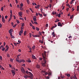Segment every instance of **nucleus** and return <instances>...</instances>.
I'll list each match as a JSON object with an SVG mask.
<instances>
[{"mask_svg": "<svg viewBox=\"0 0 79 79\" xmlns=\"http://www.w3.org/2000/svg\"><path fill=\"white\" fill-rule=\"evenodd\" d=\"M2 24H1V23H0V27L1 28H2Z\"/></svg>", "mask_w": 79, "mask_h": 79, "instance_id": "obj_46", "label": "nucleus"}, {"mask_svg": "<svg viewBox=\"0 0 79 79\" xmlns=\"http://www.w3.org/2000/svg\"><path fill=\"white\" fill-rule=\"evenodd\" d=\"M1 69H2V70H4L5 69L3 68V67H2Z\"/></svg>", "mask_w": 79, "mask_h": 79, "instance_id": "obj_54", "label": "nucleus"}, {"mask_svg": "<svg viewBox=\"0 0 79 79\" xmlns=\"http://www.w3.org/2000/svg\"><path fill=\"white\" fill-rule=\"evenodd\" d=\"M39 59L40 60H42V57H40Z\"/></svg>", "mask_w": 79, "mask_h": 79, "instance_id": "obj_45", "label": "nucleus"}, {"mask_svg": "<svg viewBox=\"0 0 79 79\" xmlns=\"http://www.w3.org/2000/svg\"><path fill=\"white\" fill-rule=\"evenodd\" d=\"M26 31H25L24 33V34L25 35H26Z\"/></svg>", "mask_w": 79, "mask_h": 79, "instance_id": "obj_41", "label": "nucleus"}, {"mask_svg": "<svg viewBox=\"0 0 79 79\" xmlns=\"http://www.w3.org/2000/svg\"><path fill=\"white\" fill-rule=\"evenodd\" d=\"M45 75H47V74H48V73H47V72H45Z\"/></svg>", "mask_w": 79, "mask_h": 79, "instance_id": "obj_51", "label": "nucleus"}, {"mask_svg": "<svg viewBox=\"0 0 79 79\" xmlns=\"http://www.w3.org/2000/svg\"><path fill=\"white\" fill-rule=\"evenodd\" d=\"M28 74H29V76H31L33 77V74L32 73L29 72H28Z\"/></svg>", "mask_w": 79, "mask_h": 79, "instance_id": "obj_7", "label": "nucleus"}, {"mask_svg": "<svg viewBox=\"0 0 79 79\" xmlns=\"http://www.w3.org/2000/svg\"><path fill=\"white\" fill-rule=\"evenodd\" d=\"M23 32V30H21L19 32V35H21V33Z\"/></svg>", "mask_w": 79, "mask_h": 79, "instance_id": "obj_8", "label": "nucleus"}, {"mask_svg": "<svg viewBox=\"0 0 79 79\" xmlns=\"http://www.w3.org/2000/svg\"><path fill=\"white\" fill-rule=\"evenodd\" d=\"M30 26H33L32 25V23H30Z\"/></svg>", "mask_w": 79, "mask_h": 79, "instance_id": "obj_56", "label": "nucleus"}, {"mask_svg": "<svg viewBox=\"0 0 79 79\" xmlns=\"http://www.w3.org/2000/svg\"><path fill=\"white\" fill-rule=\"evenodd\" d=\"M36 37H40V35H36Z\"/></svg>", "mask_w": 79, "mask_h": 79, "instance_id": "obj_55", "label": "nucleus"}, {"mask_svg": "<svg viewBox=\"0 0 79 79\" xmlns=\"http://www.w3.org/2000/svg\"><path fill=\"white\" fill-rule=\"evenodd\" d=\"M8 49L7 48H6L5 50V52H7V51H8Z\"/></svg>", "mask_w": 79, "mask_h": 79, "instance_id": "obj_48", "label": "nucleus"}, {"mask_svg": "<svg viewBox=\"0 0 79 79\" xmlns=\"http://www.w3.org/2000/svg\"><path fill=\"white\" fill-rule=\"evenodd\" d=\"M21 71L22 73H23V74L25 73V70H24V68H23L21 69Z\"/></svg>", "mask_w": 79, "mask_h": 79, "instance_id": "obj_2", "label": "nucleus"}, {"mask_svg": "<svg viewBox=\"0 0 79 79\" xmlns=\"http://www.w3.org/2000/svg\"><path fill=\"white\" fill-rule=\"evenodd\" d=\"M10 61L11 62H13V59H12L10 58Z\"/></svg>", "mask_w": 79, "mask_h": 79, "instance_id": "obj_44", "label": "nucleus"}, {"mask_svg": "<svg viewBox=\"0 0 79 79\" xmlns=\"http://www.w3.org/2000/svg\"><path fill=\"white\" fill-rule=\"evenodd\" d=\"M9 66L10 68H11L12 66L11 64H9Z\"/></svg>", "mask_w": 79, "mask_h": 79, "instance_id": "obj_50", "label": "nucleus"}, {"mask_svg": "<svg viewBox=\"0 0 79 79\" xmlns=\"http://www.w3.org/2000/svg\"><path fill=\"white\" fill-rule=\"evenodd\" d=\"M10 14H11V15H12V10H10Z\"/></svg>", "mask_w": 79, "mask_h": 79, "instance_id": "obj_47", "label": "nucleus"}, {"mask_svg": "<svg viewBox=\"0 0 79 79\" xmlns=\"http://www.w3.org/2000/svg\"><path fill=\"white\" fill-rule=\"evenodd\" d=\"M1 11H3V7H2L1 8Z\"/></svg>", "mask_w": 79, "mask_h": 79, "instance_id": "obj_40", "label": "nucleus"}, {"mask_svg": "<svg viewBox=\"0 0 79 79\" xmlns=\"http://www.w3.org/2000/svg\"><path fill=\"white\" fill-rule=\"evenodd\" d=\"M47 53V52L45 51H44V53H42V56L43 58V59L44 60V63H45L46 64L47 63V60H47V58H46V54Z\"/></svg>", "mask_w": 79, "mask_h": 79, "instance_id": "obj_1", "label": "nucleus"}, {"mask_svg": "<svg viewBox=\"0 0 79 79\" xmlns=\"http://www.w3.org/2000/svg\"><path fill=\"white\" fill-rule=\"evenodd\" d=\"M14 44L15 45V46H17V44L16 43H14Z\"/></svg>", "mask_w": 79, "mask_h": 79, "instance_id": "obj_53", "label": "nucleus"}, {"mask_svg": "<svg viewBox=\"0 0 79 79\" xmlns=\"http://www.w3.org/2000/svg\"><path fill=\"white\" fill-rule=\"evenodd\" d=\"M19 19H20V20H24V19L22 18H20Z\"/></svg>", "mask_w": 79, "mask_h": 79, "instance_id": "obj_34", "label": "nucleus"}, {"mask_svg": "<svg viewBox=\"0 0 79 79\" xmlns=\"http://www.w3.org/2000/svg\"><path fill=\"white\" fill-rule=\"evenodd\" d=\"M35 46L34 45L32 47V48L33 50H34L35 49Z\"/></svg>", "mask_w": 79, "mask_h": 79, "instance_id": "obj_27", "label": "nucleus"}, {"mask_svg": "<svg viewBox=\"0 0 79 79\" xmlns=\"http://www.w3.org/2000/svg\"><path fill=\"white\" fill-rule=\"evenodd\" d=\"M69 8H67L66 9V11H68V10H69Z\"/></svg>", "mask_w": 79, "mask_h": 79, "instance_id": "obj_58", "label": "nucleus"}, {"mask_svg": "<svg viewBox=\"0 0 79 79\" xmlns=\"http://www.w3.org/2000/svg\"><path fill=\"white\" fill-rule=\"evenodd\" d=\"M27 61L28 63H31V60H27Z\"/></svg>", "mask_w": 79, "mask_h": 79, "instance_id": "obj_43", "label": "nucleus"}, {"mask_svg": "<svg viewBox=\"0 0 79 79\" xmlns=\"http://www.w3.org/2000/svg\"><path fill=\"white\" fill-rule=\"evenodd\" d=\"M66 6H70L69 5V4L68 3H67L66 4Z\"/></svg>", "mask_w": 79, "mask_h": 79, "instance_id": "obj_36", "label": "nucleus"}, {"mask_svg": "<svg viewBox=\"0 0 79 79\" xmlns=\"http://www.w3.org/2000/svg\"><path fill=\"white\" fill-rule=\"evenodd\" d=\"M16 21L17 23H18V24H19V20H16Z\"/></svg>", "mask_w": 79, "mask_h": 79, "instance_id": "obj_39", "label": "nucleus"}, {"mask_svg": "<svg viewBox=\"0 0 79 79\" xmlns=\"http://www.w3.org/2000/svg\"><path fill=\"white\" fill-rule=\"evenodd\" d=\"M10 7H12V5H11V3H10Z\"/></svg>", "mask_w": 79, "mask_h": 79, "instance_id": "obj_63", "label": "nucleus"}, {"mask_svg": "<svg viewBox=\"0 0 79 79\" xmlns=\"http://www.w3.org/2000/svg\"><path fill=\"white\" fill-rule=\"evenodd\" d=\"M32 28L34 30H35V27H34V26H32Z\"/></svg>", "mask_w": 79, "mask_h": 79, "instance_id": "obj_33", "label": "nucleus"}, {"mask_svg": "<svg viewBox=\"0 0 79 79\" xmlns=\"http://www.w3.org/2000/svg\"><path fill=\"white\" fill-rule=\"evenodd\" d=\"M27 1L28 4H30V2H29V0H27Z\"/></svg>", "mask_w": 79, "mask_h": 79, "instance_id": "obj_25", "label": "nucleus"}, {"mask_svg": "<svg viewBox=\"0 0 79 79\" xmlns=\"http://www.w3.org/2000/svg\"><path fill=\"white\" fill-rule=\"evenodd\" d=\"M49 6H50V8H51V7H52V5L50 4H49Z\"/></svg>", "mask_w": 79, "mask_h": 79, "instance_id": "obj_59", "label": "nucleus"}, {"mask_svg": "<svg viewBox=\"0 0 79 79\" xmlns=\"http://www.w3.org/2000/svg\"><path fill=\"white\" fill-rule=\"evenodd\" d=\"M6 48H7V49H9V47H8V45H6Z\"/></svg>", "mask_w": 79, "mask_h": 79, "instance_id": "obj_42", "label": "nucleus"}, {"mask_svg": "<svg viewBox=\"0 0 79 79\" xmlns=\"http://www.w3.org/2000/svg\"><path fill=\"white\" fill-rule=\"evenodd\" d=\"M23 6V4L21 3L20 4V6H21V7H22V6Z\"/></svg>", "mask_w": 79, "mask_h": 79, "instance_id": "obj_49", "label": "nucleus"}, {"mask_svg": "<svg viewBox=\"0 0 79 79\" xmlns=\"http://www.w3.org/2000/svg\"><path fill=\"white\" fill-rule=\"evenodd\" d=\"M34 24H38V23H37V22H34Z\"/></svg>", "mask_w": 79, "mask_h": 79, "instance_id": "obj_38", "label": "nucleus"}, {"mask_svg": "<svg viewBox=\"0 0 79 79\" xmlns=\"http://www.w3.org/2000/svg\"><path fill=\"white\" fill-rule=\"evenodd\" d=\"M11 38H12V39H14L15 38V36H14L13 35H12L11 36Z\"/></svg>", "mask_w": 79, "mask_h": 79, "instance_id": "obj_28", "label": "nucleus"}, {"mask_svg": "<svg viewBox=\"0 0 79 79\" xmlns=\"http://www.w3.org/2000/svg\"><path fill=\"white\" fill-rule=\"evenodd\" d=\"M25 72L26 73H27V74H28V71H26Z\"/></svg>", "mask_w": 79, "mask_h": 79, "instance_id": "obj_60", "label": "nucleus"}, {"mask_svg": "<svg viewBox=\"0 0 79 79\" xmlns=\"http://www.w3.org/2000/svg\"><path fill=\"white\" fill-rule=\"evenodd\" d=\"M11 72H12L13 76H14V75H15V71L12 70L11 71Z\"/></svg>", "mask_w": 79, "mask_h": 79, "instance_id": "obj_4", "label": "nucleus"}, {"mask_svg": "<svg viewBox=\"0 0 79 79\" xmlns=\"http://www.w3.org/2000/svg\"><path fill=\"white\" fill-rule=\"evenodd\" d=\"M46 79H50V78L48 77H46Z\"/></svg>", "mask_w": 79, "mask_h": 79, "instance_id": "obj_64", "label": "nucleus"}, {"mask_svg": "<svg viewBox=\"0 0 79 79\" xmlns=\"http://www.w3.org/2000/svg\"><path fill=\"white\" fill-rule=\"evenodd\" d=\"M67 76L68 77H70V74H67Z\"/></svg>", "mask_w": 79, "mask_h": 79, "instance_id": "obj_37", "label": "nucleus"}, {"mask_svg": "<svg viewBox=\"0 0 79 79\" xmlns=\"http://www.w3.org/2000/svg\"><path fill=\"white\" fill-rule=\"evenodd\" d=\"M55 33L54 32H53L52 33V35L53 37H55Z\"/></svg>", "mask_w": 79, "mask_h": 79, "instance_id": "obj_16", "label": "nucleus"}, {"mask_svg": "<svg viewBox=\"0 0 79 79\" xmlns=\"http://www.w3.org/2000/svg\"><path fill=\"white\" fill-rule=\"evenodd\" d=\"M2 21L4 23H5V18H4V17H3V16L2 17Z\"/></svg>", "mask_w": 79, "mask_h": 79, "instance_id": "obj_3", "label": "nucleus"}, {"mask_svg": "<svg viewBox=\"0 0 79 79\" xmlns=\"http://www.w3.org/2000/svg\"><path fill=\"white\" fill-rule=\"evenodd\" d=\"M40 17H42V14H40Z\"/></svg>", "mask_w": 79, "mask_h": 79, "instance_id": "obj_61", "label": "nucleus"}, {"mask_svg": "<svg viewBox=\"0 0 79 79\" xmlns=\"http://www.w3.org/2000/svg\"><path fill=\"white\" fill-rule=\"evenodd\" d=\"M72 77L73 79H77V77H76V74H75V75H74V76H72Z\"/></svg>", "mask_w": 79, "mask_h": 79, "instance_id": "obj_9", "label": "nucleus"}, {"mask_svg": "<svg viewBox=\"0 0 79 79\" xmlns=\"http://www.w3.org/2000/svg\"><path fill=\"white\" fill-rule=\"evenodd\" d=\"M16 24H15L13 26V27H16Z\"/></svg>", "mask_w": 79, "mask_h": 79, "instance_id": "obj_57", "label": "nucleus"}, {"mask_svg": "<svg viewBox=\"0 0 79 79\" xmlns=\"http://www.w3.org/2000/svg\"><path fill=\"white\" fill-rule=\"evenodd\" d=\"M32 58H33V59H34V60H35V59H36V58L35 57V56L34 55H32Z\"/></svg>", "mask_w": 79, "mask_h": 79, "instance_id": "obj_14", "label": "nucleus"}, {"mask_svg": "<svg viewBox=\"0 0 79 79\" xmlns=\"http://www.w3.org/2000/svg\"><path fill=\"white\" fill-rule=\"evenodd\" d=\"M0 59L1 60H2V56H0Z\"/></svg>", "mask_w": 79, "mask_h": 79, "instance_id": "obj_52", "label": "nucleus"}, {"mask_svg": "<svg viewBox=\"0 0 79 79\" xmlns=\"http://www.w3.org/2000/svg\"><path fill=\"white\" fill-rule=\"evenodd\" d=\"M33 19L34 21H37V19H36V16H34L33 17Z\"/></svg>", "mask_w": 79, "mask_h": 79, "instance_id": "obj_6", "label": "nucleus"}, {"mask_svg": "<svg viewBox=\"0 0 79 79\" xmlns=\"http://www.w3.org/2000/svg\"><path fill=\"white\" fill-rule=\"evenodd\" d=\"M19 60V57H17L16 59V61H17V62L19 63V62L18 61H20V60Z\"/></svg>", "mask_w": 79, "mask_h": 79, "instance_id": "obj_11", "label": "nucleus"}, {"mask_svg": "<svg viewBox=\"0 0 79 79\" xmlns=\"http://www.w3.org/2000/svg\"><path fill=\"white\" fill-rule=\"evenodd\" d=\"M11 18H12V17H10L9 20V22H10V21H11Z\"/></svg>", "mask_w": 79, "mask_h": 79, "instance_id": "obj_35", "label": "nucleus"}, {"mask_svg": "<svg viewBox=\"0 0 79 79\" xmlns=\"http://www.w3.org/2000/svg\"><path fill=\"white\" fill-rule=\"evenodd\" d=\"M2 48H3V49H2V51H4V50H5V48L3 47V46H2Z\"/></svg>", "mask_w": 79, "mask_h": 79, "instance_id": "obj_17", "label": "nucleus"}, {"mask_svg": "<svg viewBox=\"0 0 79 79\" xmlns=\"http://www.w3.org/2000/svg\"><path fill=\"white\" fill-rule=\"evenodd\" d=\"M19 63H21V62H23V63H24L25 62V61L24 60H21L20 61H18Z\"/></svg>", "mask_w": 79, "mask_h": 79, "instance_id": "obj_5", "label": "nucleus"}, {"mask_svg": "<svg viewBox=\"0 0 79 79\" xmlns=\"http://www.w3.org/2000/svg\"><path fill=\"white\" fill-rule=\"evenodd\" d=\"M61 77L62 79H64L65 77L64 76H61Z\"/></svg>", "mask_w": 79, "mask_h": 79, "instance_id": "obj_22", "label": "nucleus"}, {"mask_svg": "<svg viewBox=\"0 0 79 79\" xmlns=\"http://www.w3.org/2000/svg\"><path fill=\"white\" fill-rule=\"evenodd\" d=\"M48 75H49V76H51L52 75V73L50 72H48Z\"/></svg>", "mask_w": 79, "mask_h": 79, "instance_id": "obj_20", "label": "nucleus"}, {"mask_svg": "<svg viewBox=\"0 0 79 79\" xmlns=\"http://www.w3.org/2000/svg\"><path fill=\"white\" fill-rule=\"evenodd\" d=\"M27 77H28V78H30L31 79H33V77H32L31 76H29L27 75Z\"/></svg>", "mask_w": 79, "mask_h": 79, "instance_id": "obj_10", "label": "nucleus"}, {"mask_svg": "<svg viewBox=\"0 0 79 79\" xmlns=\"http://www.w3.org/2000/svg\"><path fill=\"white\" fill-rule=\"evenodd\" d=\"M42 65L44 67H45V64L44 63H42Z\"/></svg>", "mask_w": 79, "mask_h": 79, "instance_id": "obj_19", "label": "nucleus"}, {"mask_svg": "<svg viewBox=\"0 0 79 79\" xmlns=\"http://www.w3.org/2000/svg\"><path fill=\"white\" fill-rule=\"evenodd\" d=\"M23 15V12H19V16L22 15Z\"/></svg>", "mask_w": 79, "mask_h": 79, "instance_id": "obj_13", "label": "nucleus"}, {"mask_svg": "<svg viewBox=\"0 0 79 79\" xmlns=\"http://www.w3.org/2000/svg\"><path fill=\"white\" fill-rule=\"evenodd\" d=\"M39 42H40V43H41V44H43V41L41 40H39Z\"/></svg>", "mask_w": 79, "mask_h": 79, "instance_id": "obj_29", "label": "nucleus"}, {"mask_svg": "<svg viewBox=\"0 0 79 79\" xmlns=\"http://www.w3.org/2000/svg\"><path fill=\"white\" fill-rule=\"evenodd\" d=\"M35 28L37 31H39V28L38 27H36Z\"/></svg>", "mask_w": 79, "mask_h": 79, "instance_id": "obj_26", "label": "nucleus"}, {"mask_svg": "<svg viewBox=\"0 0 79 79\" xmlns=\"http://www.w3.org/2000/svg\"><path fill=\"white\" fill-rule=\"evenodd\" d=\"M36 67L37 68H40V65L39 64H37V65Z\"/></svg>", "mask_w": 79, "mask_h": 79, "instance_id": "obj_18", "label": "nucleus"}, {"mask_svg": "<svg viewBox=\"0 0 79 79\" xmlns=\"http://www.w3.org/2000/svg\"><path fill=\"white\" fill-rule=\"evenodd\" d=\"M24 26V23H22V27H23V26Z\"/></svg>", "mask_w": 79, "mask_h": 79, "instance_id": "obj_31", "label": "nucleus"}, {"mask_svg": "<svg viewBox=\"0 0 79 79\" xmlns=\"http://www.w3.org/2000/svg\"><path fill=\"white\" fill-rule=\"evenodd\" d=\"M24 78H25V79H27V75L25 76H23Z\"/></svg>", "mask_w": 79, "mask_h": 79, "instance_id": "obj_21", "label": "nucleus"}, {"mask_svg": "<svg viewBox=\"0 0 79 79\" xmlns=\"http://www.w3.org/2000/svg\"><path fill=\"white\" fill-rule=\"evenodd\" d=\"M74 16L73 15H72V16H71V17H70V19H73V16Z\"/></svg>", "mask_w": 79, "mask_h": 79, "instance_id": "obj_32", "label": "nucleus"}, {"mask_svg": "<svg viewBox=\"0 0 79 79\" xmlns=\"http://www.w3.org/2000/svg\"><path fill=\"white\" fill-rule=\"evenodd\" d=\"M52 15H56V12H52Z\"/></svg>", "mask_w": 79, "mask_h": 79, "instance_id": "obj_23", "label": "nucleus"}, {"mask_svg": "<svg viewBox=\"0 0 79 79\" xmlns=\"http://www.w3.org/2000/svg\"><path fill=\"white\" fill-rule=\"evenodd\" d=\"M58 16V17H59V18H60V17H61V14H59L58 15H56V16Z\"/></svg>", "mask_w": 79, "mask_h": 79, "instance_id": "obj_15", "label": "nucleus"}, {"mask_svg": "<svg viewBox=\"0 0 79 79\" xmlns=\"http://www.w3.org/2000/svg\"><path fill=\"white\" fill-rule=\"evenodd\" d=\"M58 26H61V27H62V25H61V23H60V22H59L58 23Z\"/></svg>", "mask_w": 79, "mask_h": 79, "instance_id": "obj_12", "label": "nucleus"}, {"mask_svg": "<svg viewBox=\"0 0 79 79\" xmlns=\"http://www.w3.org/2000/svg\"><path fill=\"white\" fill-rule=\"evenodd\" d=\"M35 8L37 9L39 8V5H37V6H35Z\"/></svg>", "mask_w": 79, "mask_h": 79, "instance_id": "obj_24", "label": "nucleus"}, {"mask_svg": "<svg viewBox=\"0 0 79 79\" xmlns=\"http://www.w3.org/2000/svg\"><path fill=\"white\" fill-rule=\"evenodd\" d=\"M20 10H22V11H23V7H20Z\"/></svg>", "mask_w": 79, "mask_h": 79, "instance_id": "obj_30", "label": "nucleus"}, {"mask_svg": "<svg viewBox=\"0 0 79 79\" xmlns=\"http://www.w3.org/2000/svg\"><path fill=\"white\" fill-rule=\"evenodd\" d=\"M21 30H23V29H24V28H23V27H22L21 28Z\"/></svg>", "mask_w": 79, "mask_h": 79, "instance_id": "obj_62", "label": "nucleus"}]
</instances>
